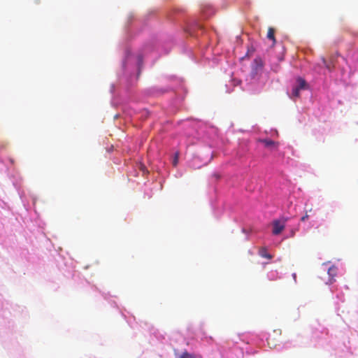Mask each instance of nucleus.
<instances>
[{
    "label": "nucleus",
    "mask_w": 358,
    "mask_h": 358,
    "mask_svg": "<svg viewBox=\"0 0 358 358\" xmlns=\"http://www.w3.org/2000/svg\"><path fill=\"white\" fill-rule=\"evenodd\" d=\"M287 217H282L280 220H275L273 222L272 233L274 235L280 234L285 227V223L287 222Z\"/></svg>",
    "instance_id": "f257e3e1"
},
{
    "label": "nucleus",
    "mask_w": 358,
    "mask_h": 358,
    "mask_svg": "<svg viewBox=\"0 0 358 358\" xmlns=\"http://www.w3.org/2000/svg\"><path fill=\"white\" fill-rule=\"evenodd\" d=\"M259 141L261 143H262L266 148H268L277 149L278 147V145H279V143L278 142L274 141L271 139H268V138L261 139V140H259Z\"/></svg>",
    "instance_id": "f03ea898"
},
{
    "label": "nucleus",
    "mask_w": 358,
    "mask_h": 358,
    "mask_svg": "<svg viewBox=\"0 0 358 358\" xmlns=\"http://www.w3.org/2000/svg\"><path fill=\"white\" fill-rule=\"evenodd\" d=\"M297 85L296 86L300 90H306L308 88V84L306 80L301 78H298L296 80Z\"/></svg>",
    "instance_id": "7ed1b4c3"
},
{
    "label": "nucleus",
    "mask_w": 358,
    "mask_h": 358,
    "mask_svg": "<svg viewBox=\"0 0 358 358\" xmlns=\"http://www.w3.org/2000/svg\"><path fill=\"white\" fill-rule=\"evenodd\" d=\"M259 255L263 258H266L268 259H272V255H271L268 252L266 248H260L259 250Z\"/></svg>",
    "instance_id": "20e7f679"
},
{
    "label": "nucleus",
    "mask_w": 358,
    "mask_h": 358,
    "mask_svg": "<svg viewBox=\"0 0 358 358\" xmlns=\"http://www.w3.org/2000/svg\"><path fill=\"white\" fill-rule=\"evenodd\" d=\"M267 38L269 40H271L273 42V45L275 43V29L273 27H269L268 29L267 32Z\"/></svg>",
    "instance_id": "39448f33"
},
{
    "label": "nucleus",
    "mask_w": 358,
    "mask_h": 358,
    "mask_svg": "<svg viewBox=\"0 0 358 358\" xmlns=\"http://www.w3.org/2000/svg\"><path fill=\"white\" fill-rule=\"evenodd\" d=\"M327 273H328L329 275L331 277L329 282L331 283L334 280V277H335L336 275L337 268L334 266H332L328 269Z\"/></svg>",
    "instance_id": "423d86ee"
},
{
    "label": "nucleus",
    "mask_w": 358,
    "mask_h": 358,
    "mask_svg": "<svg viewBox=\"0 0 358 358\" xmlns=\"http://www.w3.org/2000/svg\"><path fill=\"white\" fill-rule=\"evenodd\" d=\"M180 358H202V357L199 355L184 352L180 355Z\"/></svg>",
    "instance_id": "0eeeda50"
},
{
    "label": "nucleus",
    "mask_w": 358,
    "mask_h": 358,
    "mask_svg": "<svg viewBox=\"0 0 358 358\" xmlns=\"http://www.w3.org/2000/svg\"><path fill=\"white\" fill-rule=\"evenodd\" d=\"M300 91L299 88L294 87L292 93V97H299L300 96Z\"/></svg>",
    "instance_id": "6e6552de"
},
{
    "label": "nucleus",
    "mask_w": 358,
    "mask_h": 358,
    "mask_svg": "<svg viewBox=\"0 0 358 358\" xmlns=\"http://www.w3.org/2000/svg\"><path fill=\"white\" fill-rule=\"evenodd\" d=\"M178 162V154H176V156H175V158H174V159L173 161V164L174 166H177Z\"/></svg>",
    "instance_id": "1a4fd4ad"
},
{
    "label": "nucleus",
    "mask_w": 358,
    "mask_h": 358,
    "mask_svg": "<svg viewBox=\"0 0 358 358\" xmlns=\"http://www.w3.org/2000/svg\"><path fill=\"white\" fill-rule=\"evenodd\" d=\"M308 215L307 214V213L305 214V215H303V217H301V222H304L306 221L308 218Z\"/></svg>",
    "instance_id": "9d476101"
},
{
    "label": "nucleus",
    "mask_w": 358,
    "mask_h": 358,
    "mask_svg": "<svg viewBox=\"0 0 358 358\" xmlns=\"http://www.w3.org/2000/svg\"><path fill=\"white\" fill-rule=\"evenodd\" d=\"M323 62H324V64L325 66H326L329 70H331V66H330V64H327L324 59H323Z\"/></svg>",
    "instance_id": "9b49d317"
},
{
    "label": "nucleus",
    "mask_w": 358,
    "mask_h": 358,
    "mask_svg": "<svg viewBox=\"0 0 358 358\" xmlns=\"http://www.w3.org/2000/svg\"><path fill=\"white\" fill-rule=\"evenodd\" d=\"M214 176H215V178H216L217 179H218V178H220V176H219V175H217V174H215Z\"/></svg>",
    "instance_id": "f8f14e48"
},
{
    "label": "nucleus",
    "mask_w": 358,
    "mask_h": 358,
    "mask_svg": "<svg viewBox=\"0 0 358 358\" xmlns=\"http://www.w3.org/2000/svg\"><path fill=\"white\" fill-rule=\"evenodd\" d=\"M270 339H271V336H269V337L267 338V341H268V344H270V343H269Z\"/></svg>",
    "instance_id": "ddd939ff"
},
{
    "label": "nucleus",
    "mask_w": 358,
    "mask_h": 358,
    "mask_svg": "<svg viewBox=\"0 0 358 358\" xmlns=\"http://www.w3.org/2000/svg\"><path fill=\"white\" fill-rule=\"evenodd\" d=\"M292 235L294 236V231H292Z\"/></svg>",
    "instance_id": "4468645a"
}]
</instances>
